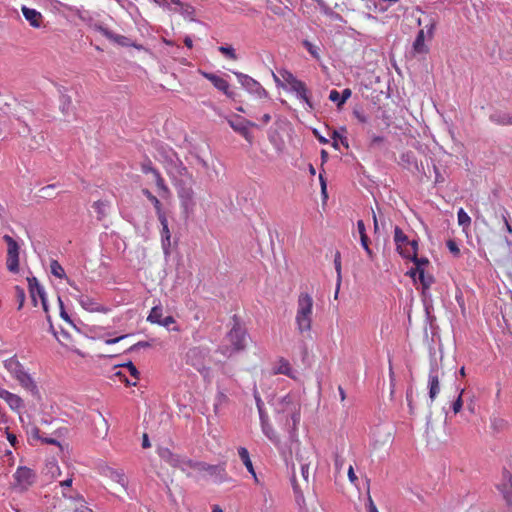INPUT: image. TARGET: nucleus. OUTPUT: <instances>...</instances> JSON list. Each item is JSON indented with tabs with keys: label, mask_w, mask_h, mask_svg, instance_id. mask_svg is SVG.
<instances>
[{
	"label": "nucleus",
	"mask_w": 512,
	"mask_h": 512,
	"mask_svg": "<svg viewBox=\"0 0 512 512\" xmlns=\"http://www.w3.org/2000/svg\"><path fill=\"white\" fill-rule=\"evenodd\" d=\"M439 367L436 361H432L430 364V370L428 375V389L429 398L431 403L435 400L440 392V381H439Z\"/></svg>",
	"instance_id": "15"
},
{
	"label": "nucleus",
	"mask_w": 512,
	"mask_h": 512,
	"mask_svg": "<svg viewBox=\"0 0 512 512\" xmlns=\"http://www.w3.org/2000/svg\"><path fill=\"white\" fill-rule=\"evenodd\" d=\"M6 403L9 405V407L12 410H16V411H18L24 407V403H23V400L21 399V397L16 394H13V393H11L9 395V397L6 400Z\"/></svg>",
	"instance_id": "36"
},
{
	"label": "nucleus",
	"mask_w": 512,
	"mask_h": 512,
	"mask_svg": "<svg viewBox=\"0 0 512 512\" xmlns=\"http://www.w3.org/2000/svg\"><path fill=\"white\" fill-rule=\"evenodd\" d=\"M112 479L118 482L122 487H126L128 481L124 473L113 471L111 474Z\"/></svg>",
	"instance_id": "57"
},
{
	"label": "nucleus",
	"mask_w": 512,
	"mask_h": 512,
	"mask_svg": "<svg viewBox=\"0 0 512 512\" xmlns=\"http://www.w3.org/2000/svg\"><path fill=\"white\" fill-rule=\"evenodd\" d=\"M290 90L296 93V96L300 100L304 101L310 109H314L310 99V91L303 81L299 80L296 84L290 87Z\"/></svg>",
	"instance_id": "22"
},
{
	"label": "nucleus",
	"mask_w": 512,
	"mask_h": 512,
	"mask_svg": "<svg viewBox=\"0 0 512 512\" xmlns=\"http://www.w3.org/2000/svg\"><path fill=\"white\" fill-rule=\"evenodd\" d=\"M489 119L497 125H512V116L501 110H495L490 114Z\"/></svg>",
	"instance_id": "26"
},
{
	"label": "nucleus",
	"mask_w": 512,
	"mask_h": 512,
	"mask_svg": "<svg viewBox=\"0 0 512 512\" xmlns=\"http://www.w3.org/2000/svg\"><path fill=\"white\" fill-rule=\"evenodd\" d=\"M22 13L25 19L29 22V24L34 28H40L43 16L36 9L28 8L26 6L22 7Z\"/></svg>",
	"instance_id": "23"
},
{
	"label": "nucleus",
	"mask_w": 512,
	"mask_h": 512,
	"mask_svg": "<svg viewBox=\"0 0 512 512\" xmlns=\"http://www.w3.org/2000/svg\"><path fill=\"white\" fill-rule=\"evenodd\" d=\"M3 240L7 244V258H6V266L8 271L11 273H18L19 272V250L20 246L9 235H4Z\"/></svg>",
	"instance_id": "10"
},
{
	"label": "nucleus",
	"mask_w": 512,
	"mask_h": 512,
	"mask_svg": "<svg viewBox=\"0 0 512 512\" xmlns=\"http://www.w3.org/2000/svg\"><path fill=\"white\" fill-rule=\"evenodd\" d=\"M238 455L247 468L248 472L253 475L255 481H258L248 450L245 447H239Z\"/></svg>",
	"instance_id": "29"
},
{
	"label": "nucleus",
	"mask_w": 512,
	"mask_h": 512,
	"mask_svg": "<svg viewBox=\"0 0 512 512\" xmlns=\"http://www.w3.org/2000/svg\"><path fill=\"white\" fill-rule=\"evenodd\" d=\"M233 327L231 330L227 333V340L230 342L231 347H225L222 350V353L227 356H231L235 352H239L241 350H244L246 344V331L244 328L241 327L238 317L236 315L233 316Z\"/></svg>",
	"instance_id": "5"
},
{
	"label": "nucleus",
	"mask_w": 512,
	"mask_h": 512,
	"mask_svg": "<svg viewBox=\"0 0 512 512\" xmlns=\"http://www.w3.org/2000/svg\"><path fill=\"white\" fill-rule=\"evenodd\" d=\"M16 297L19 301L18 309H21L25 301V291L20 286H15Z\"/></svg>",
	"instance_id": "63"
},
{
	"label": "nucleus",
	"mask_w": 512,
	"mask_h": 512,
	"mask_svg": "<svg viewBox=\"0 0 512 512\" xmlns=\"http://www.w3.org/2000/svg\"><path fill=\"white\" fill-rule=\"evenodd\" d=\"M190 183H192L190 181ZM177 194L180 200V206L182 208L185 217L193 212L196 202L194 200V191L191 184H187L183 179L179 180L177 184Z\"/></svg>",
	"instance_id": "7"
},
{
	"label": "nucleus",
	"mask_w": 512,
	"mask_h": 512,
	"mask_svg": "<svg viewBox=\"0 0 512 512\" xmlns=\"http://www.w3.org/2000/svg\"><path fill=\"white\" fill-rule=\"evenodd\" d=\"M51 273L57 278L65 277V271L57 260H52L50 263Z\"/></svg>",
	"instance_id": "46"
},
{
	"label": "nucleus",
	"mask_w": 512,
	"mask_h": 512,
	"mask_svg": "<svg viewBox=\"0 0 512 512\" xmlns=\"http://www.w3.org/2000/svg\"><path fill=\"white\" fill-rule=\"evenodd\" d=\"M74 289L78 292V294H72V296L79 302L81 307L86 311L101 313H107L109 311L107 307L98 303L94 298L82 294L77 287H74Z\"/></svg>",
	"instance_id": "14"
},
{
	"label": "nucleus",
	"mask_w": 512,
	"mask_h": 512,
	"mask_svg": "<svg viewBox=\"0 0 512 512\" xmlns=\"http://www.w3.org/2000/svg\"><path fill=\"white\" fill-rule=\"evenodd\" d=\"M261 428L264 433V435L274 444H278L280 442L278 435L274 431L273 427L269 423V419H266L264 421H260Z\"/></svg>",
	"instance_id": "30"
},
{
	"label": "nucleus",
	"mask_w": 512,
	"mask_h": 512,
	"mask_svg": "<svg viewBox=\"0 0 512 512\" xmlns=\"http://www.w3.org/2000/svg\"><path fill=\"white\" fill-rule=\"evenodd\" d=\"M233 73L237 77L239 83L247 92H249L250 94H254L259 98L269 97V93L257 80L242 72L235 71Z\"/></svg>",
	"instance_id": "9"
},
{
	"label": "nucleus",
	"mask_w": 512,
	"mask_h": 512,
	"mask_svg": "<svg viewBox=\"0 0 512 512\" xmlns=\"http://www.w3.org/2000/svg\"><path fill=\"white\" fill-rule=\"evenodd\" d=\"M291 485L296 496V499L298 500L299 498H303V493L299 483L297 482L295 474H293L291 477Z\"/></svg>",
	"instance_id": "56"
},
{
	"label": "nucleus",
	"mask_w": 512,
	"mask_h": 512,
	"mask_svg": "<svg viewBox=\"0 0 512 512\" xmlns=\"http://www.w3.org/2000/svg\"><path fill=\"white\" fill-rule=\"evenodd\" d=\"M141 170L144 174L152 173L154 177L160 173L148 157L141 163Z\"/></svg>",
	"instance_id": "44"
},
{
	"label": "nucleus",
	"mask_w": 512,
	"mask_h": 512,
	"mask_svg": "<svg viewBox=\"0 0 512 512\" xmlns=\"http://www.w3.org/2000/svg\"><path fill=\"white\" fill-rule=\"evenodd\" d=\"M227 402H228L227 395L224 392H222V391H218L217 395H216V398H215V404H214L215 412L218 413L219 406L224 404V403H227Z\"/></svg>",
	"instance_id": "52"
},
{
	"label": "nucleus",
	"mask_w": 512,
	"mask_h": 512,
	"mask_svg": "<svg viewBox=\"0 0 512 512\" xmlns=\"http://www.w3.org/2000/svg\"><path fill=\"white\" fill-rule=\"evenodd\" d=\"M5 368L17 379L20 385L31 392V394L40 399L38 387L32 377L24 370L23 365L16 359L11 357L4 362Z\"/></svg>",
	"instance_id": "3"
},
{
	"label": "nucleus",
	"mask_w": 512,
	"mask_h": 512,
	"mask_svg": "<svg viewBox=\"0 0 512 512\" xmlns=\"http://www.w3.org/2000/svg\"><path fill=\"white\" fill-rule=\"evenodd\" d=\"M426 34L429 39L433 38L434 30H435V22L431 21L428 25L425 27ZM413 51L415 54H427L429 52L428 46L425 44V30L420 29L416 35V38L413 42Z\"/></svg>",
	"instance_id": "11"
},
{
	"label": "nucleus",
	"mask_w": 512,
	"mask_h": 512,
	"mask_svg": "<svg viewBox=\"0 0 512 512\" xmlns=\"http://www.w3.org/2000/svg\"><path fill=\"white\" fill-rule=\"evenodd\" d=\"M118 366L127 368L132 377H134L135 379H139L140 372L138 371V369L136 368L132 361H127L126 363L119 364Z\"/></svg>",
	"instance_id": "50"
},
{
	"label": "nucleus",
	"mask_w": 512,
	"mask_h": 512,
	"mask_svg": "<svg viewBox=\"0 0 512 512\" xmlns=\"http://www.w3.org/2000/svg\"><path fill=\"white\" fill-rule=\"evenodd\" d=\"M418 280L421 284L422 288V296L426 297L427 291L431 287V285L435 282V278L431 274H426L425 270L418 272Z\"/></svg>",
	"instance_id": "28"
},
{
	"label": "nucleus",
	"mask_w": 512,
	"mask_h": 512,
	"mask_svg": "<svg viewBox=\"0 0 512 512\" xmlns=\"http://www.w3.org/2000/svg\"><path fill=\"white\" fill-rule=\"evenodd\" d=\"M159 456L162 460H164L166 463L173 467V465L176 464L178 461L179 454L173 453L168 448H162L159 450Z\"/></svg>",
	"instance_id": "32"
},
{
	"label": "nucleus",
	"mask_w": 512,
	"mask_h": 512,
	"mask_svg": "<svg viewBox=\"0 0 512 512\" xmlns=\"http://www.w3.org/2000/svg\"><path fill=\"white\" fill-rule=\"evenodd\" d=\"M275 374H283V375L291 377L292 369H291L290 363L287 360L281 358L279 360L278 366L275 370Z\"/></svg>",
	"instance_id": "38"
},
{
	"label": "nucleus",
	"mask_w": 512,
	"mask_h": 512,
	"mask_svg": "<svg viewBox=\"0 0 512 512\" xmlns=\"http://www.w3.org/2000/svg\"><path fill=\"white\" fill-rule=\"evenodd\" d=\"M352 91L349 88H345L341 93L333 89L329 93V100L336 103L337 108H341L346 101L351 97Z\"/></svg>",
	"instance_id": "25"
},
{
	"label": "nucleus",
	"mask_w": 512,
	"mask_h": 512,
	"mask_svg": "<svg viewBox=\"0 0 512 512\" xmlns=\"http://www.w3.org/2000/svg\"><path fill=\"white\" fill-rule=\"evenodd\" d=\"M142 193L153 204L157 215L164 213L162 210V204H161L160 200L155 195H153L149 189H147V188L142 189Z\"/></svg>",
	"instance_id": "34"
},
{
	"label": "nucleus",
	"mask_w": 512,
	"mask_h": 512,
	"mask_svg": "<svg viewBox=\"0 0 512 512\" xmlns=\"http://www.w3.org/2000/svg\"><path fill=\"white\" fill-rule=\"evenodd\" d=\"M302 45L305 47V49L310 53V55L314 59H316V60L320 59V54H319L320 48L318 46L314 45L312 42H310L308 40H304L302 42Z\"/></svg>",
	"instance_id": "45"
},
{
	"label": "nucleus",
	"mask_w": 512,
	"mask_h": 512,
	"mask_svg": "<svg viewBox=\"0 0 512 512\" xmlns=\"http://www.w3.org/2000/svg\"><path fill=\"white\" fill-rule=\"evenodd\" d=\"M446 246H447L448 250L450 251V253H451L454 257H460V249H459V246H458V244H457L453 239H449V240H447V242H446Z\"/></svg>",
	"instance_id": "54"
},
{
	"label": "nucleus",
	"mask_w": 512,
	"mask_h": 512,
	"mask_svg": "<svg viewBox=\"0 0 512 512\" xmlns=\"http://www.w3.org/2000/svg\"><path fill=\"white\" fill-rule=\"evenodd\" d=\"M66 89L62 88L60 92V110L64 115H69L73 111L72 100L69 95L65 93Z\"/></svg>",
	"instance_id": "27"
},
{
	"label": "nucleus",
	"mask_w": 512,
	"mask_h": 512,
	"mask_svg": "<svg viewBox=\"0 0 512 512\" xmlns=\"http://www.w3.org/2000/svg\"><path fill=\"white\" fill-rule=\"evenodd\" d=\"M56 187V184H50V185H47L45 187H42L39 192H40V196L42 198H51L53 197V194H52V191L55 189Z\"/></svg>",
	"instance_id": "59"
},
{
	"label": "nucleus",
	"mask_w": 512,
	"mask_h": 512,
	"mask_svg": "<svg viewBox=\"0 0 512 512\" xmlns=\"http://www.w3.org/2000/svg\"><path fill=\"white\" fill-rule=\"evenodd\" d=\"M463 393H464V389H461L459 396L452 403V410L455 414L459 413L463 407V399H462Z\"/></svg>",
	"instance_id": "58"
},
{
	"label": "nucleus",
	"mask_w": 512,
	"mask_h": 512,
	"mask_svg": "<svg viewBox=\"0 0 512 512\" xmlns=\"http://www.w3.org/2000/svg\"><path fill=\"white\" fill-rule=\"evenodd\" d=\"M458 224L465 230L471 224L470 216L465 212L463 208H460L457 212Z\"/></svg>",
	"instance_id": "43"
},
{
	"label": "nucleus",
	"mask_w": 512,
	"mask_h": 512,
	"mask_svg": "<svg viewBox=\"0 0 512 512\" xmlns=\"http://www.w3.org/2000/svg\"><path fill=\"white\" fill-rule=\"evenodd\" d=\"M353 116L360 122V123H367L368 118L365 115V113L362 110L354 109L353 110Z\"/></svg>",
	"instance_id": "64"
},
{
	"label": "nucleus",
	"mask_w": 512,
	"mask_h": 512,
	"mask_svg": "<svg viewBox=\"0 0 512 512\" xmlns=\"http://www.w3.org/2000/svg\"><path fill=\"white\" fill-rule=\"evenodd\" d=\"M28 281V287L29 292L32 298V301L34 302V305H37L36 296H38L41 299L43 308L47 310V300H46V293L44 288L40 285L36 277H29L27 278Z\"/></svg>",
	"instance_id": "17"
},
{
	"label": "nucleus",
	"mask_w": 512,
	"mask_h": 512,
	"mask_svg": "<svg viewBox=\"0 0 512 512\" xmlns=\"http://www.w3.org/2000/svg\"><path fill=\"white\" fill-rule=\"evenodd\" d=\"M494 260L497 263H503L512 259V243L504 237L499 243L494 244L491 250Z\"/></svg>",
	"instance_id": "12"
},
{
	"label": "nucleus",
	"mask_w": 512,
	"mask_h": 512,
	"mask_svg": "<svg viewBox=\"0 0 512 512\" xmlns=\"http://www.w3.org/2000/svg\"><path fill=\"white\" fill-rule=\"evenodd\" d=\"M393 238L396 245V251L402 256L403 251L408 247L410 239L399 226H395Z\"/></svg>",
	"instance_id": "24"
},
{
	"label": "nucleus",
	"mask_w": 512,
	"mask_h": 512,
	"mask_svg": "<svg viewBox=\"0 0 512 512\" xmlns=\"http://www.w3.org/2000/svg\"><path fill=\"white\" fill-rule=\"evenodd\" d=\"M13 478L15 480L14 488L19 492H25L35 483L36 473L31 468L19 466L16 469Z\"/></svg>",
	"instance_id": "8"
},
{
	"label": "nucleus",
	"mask_w": 512,
	"mask_h": 512,
	"mask_svg": "<svg viewBox=\"0 0 512 512\" xmlns=\"http://www.w3.org/2000/svg\"><path fill=\"white\" fill-rule=\"evenodd\" d=\"M230 127L241 136H243L248 142L252 141V134L249 131V127H257L256 123L247 120L239 115H235V120L228 119Z\"/></svg>",
	"instance_id": "13"
},
{
	"label": "nucleus",
	"mask_w": 512,
	"mask_h": 512,
	"mask_svg": "<svg viewBox=\"0 0 512 512\" xmlns=\"http://www.w3.org/2000/svg\"><path fill=\"white\" fill-rule=\"evenodd\" d=\"M284 81L291 86L296 84L299 79H297L290 71L288 70H282L279 72Z\"/></svg>",
	"instance_id": "49"
},
{
	"label": "nucleus",
	"mask_w": 512,
	"mask_h": 512,
	"mask_svg": "<svg viewBox=\"0 0 512 512\" xmlns=\"http://www.w3.org/2000/svg\"><path fill=\"white\" fill-rule=\"evenodd\" d=\"M154 180H155V184L157 186V188L165 193L169 192V189L167 187V185L165 184V181L164 179L162 178L161 174H157L155 177H154Z\"/></svg>",
	"instance_id": "61"
},
{
	"label": "nucleus",
	"mask_w": 512,
	"mask_h": 512,
	"mask_svg": "<svg viewBox=\"0 0 512 512\" xmlns=\"http://www.w3.org/2000/svg\"><path fill=\"white\" fill-rule=\"evenodd\" d=\"M360 242H361V246L363 247V249L365 250L368 258L370 260H373L374 257H375V253L373 252V250L370 248V239L368 237V235L366 236H361L360 237Z\"/></svg>",
	"instance_id": "47"
},
{
	"label": "nucleus",
	"mask_w": 512,
	"mask_h": 512,
	"mask_svg": "<svg viewBox=\"0 0 512 512\" xmlns=\"http://www.w3.org/2000/svg\"><path fill=\"white\" fill-rule=\"evenodd\" d=\"M175 323H176L175 318L172 315H168L162 319V321L160 322L159 325L166 327L167 329L172 330V331H179L178 326H174V327L170 328V325L175 324Z\"/></svg>",
	"instance_id": "51"
},
{
	"label": "nucleus",
	"mask_w": 512,
	"mask_h": 512,
	"mask_svg": "<svg viewBox=\"0 0 512 512\" xmlns=\"http://www.w3.org/2000/svg\"><path fill=\"white\" fill-rule=\"evenodd\" d=\"M163 318L164 317L162 306H154L151 309L150 314L147 317V320L151 323H156L159 325Z\"/></svg>",
	"instance_id": "35"
},
{
	"label": "nucleus",
	"mask_w": 512,
	"mask_h": 512,
	"mask_svg": "<svg viewBox=\"0 0 512 512\" xmlns=\"http://www.w3.org/2000/svg\"><path fill=\"white\" fill-rule=\"evenodd\" d=\"M158 217V220L162 226V230H161V242H162V248L164 250V253L165 254H168L169 253V249H170V230H169V227H168V220H167V217L165 215V213H162L160 215H157Z\"/></svg>",
	"instance_id": "20"
},
{
	"label": "nucleus",
	"mask_w": 512,
	"mask_h": 512,
	"mask_svg": "<svg viewBox=\"0 0 512 512\" xmlns=\"http://www.w3.org/2000/svg\"><path fill=\"white\" fill-rule=\"evenodd\" d=\"M218 51L230 60H238V55L236 54L235 49L231 45L220 46L218 47Z\"/></svg>",
	"instance_id": "42"
},
{
	"label": "nucleus",
	"mask_w": 512,
	"mask_h": 512,
	"mask_svg": "<svg viewBox=\"0 0 512 512\" xmlns=\"http://www.w3.org/2000/svg\"><path fill=\"white\" fill-rule=\"evenodd\" d=\"M206 473L212 477L216 483H223L228 480L225 463H219L216 465L210 464Z\"/></svg>",
	"instance_id": "21"
},
{
	"label": "nucleus",
	"mask_w": 512,
	"mask_h": 512,
	"mask_svg": "<svg viewBox=\"0 0 512 512\" xmlns=\"http://www.w3.org/2000/svg\"><path fill=\"white\" fill-rule=\"evenodd\" d=\"M210 464L203 461H194L190 463V468L198 472H206Z\"/></svg>",
	"instance_id": "55"
},
{
	"label": "nucleus",
	"mask_w": 512,
	"mask_h": 512,
	"mask_svg": "<svg viewBox=\"0 0 512 512\" xmlns=\"http://www.w3.org/2000/svg\"><path fill=\"white\" fill-rule=\"evenodd\" d=\"M399 165H401L404 169L411 171L412 173H421L423 169L422 164H418L417 158L412 151H407L401 154Z\"/></svg>",
	"instance_id": "18"
},
{
	"label": "nucleus",
	"mask_w": 512,
	"mask_h": 512,
	"mask_svg": "<svg viewBox=\"0 0 512 512\" xmlns=\"http://www.w3.org/2000/svg\"><path fill=\"white\" fill-rule=\"evenodd\" d=\"M108 203L107 201L98 200L93 203V208L95 209L97 213V219L102 220L106 216V209H107Z\"/></svg>",
	"instance_id": "41"
},
{
	"label": "nucleus",
	"mask_w": 512,
	"mask_h": 512,
	"mask_svg": "<svg viewBox=\"0 0 512 512\" xmlns=\"http://www.w3.org/2000/svg\"><path fill=\"white\" fill-rule=\"evenodd\" d=\"M190 463H193L192 459L179 455L178 461L176 464L173 465V467L181 469L183 472H186L187 468H190Z\"/></svg>",
	"instance_id": "48"
},
{
	"label": "nucleus",
	"mask_w": 512,
	"mask_h": 512,
	"mask_svg": "<svg viewBox=\"0 0 512 512\" xmlns=\"http://www.w3.org/2000/svg\"><path fill=\"white\" fill-rule=\"evenodd\" d=\"M92 28L101 33L104 37H106L107 39L121 45V46H125L127 45V38L123 35H118V34H115L113 31H111L109 28H107L106 26H104L103 24L101 23H95L93 24Z\"/></svg>",
	"instance_id": "19"
},
{
	"label": "nucleus",
	"mask_w": 512,
	"mask_h": 512,
	"mask_svg": "<svg viewBox=\"0 0 512 512\" xmlns=\"http://www.w3.org/2000/svg\"><path fill=\"white\" fill-rule=\"evenodd\" d=\"M164 164L167 172L173 177L187 178L193 182V176L183 164L177 153L172 149L163 152Z\"/></svg>",
	"instance_id": "6"
},
{
	"label": "nucleus",
	"mask_w": 512,
	"mask_h": 512,
	"mask_svg": "<svg viewBox=\"0 0 512 512\" xmlns=\"http://www.w3.org/2000/svg\"><path fill=\"white\" fill-rule=\"evenodd\" d=\"M255 400H256V406H257V409H258V412H259L260 421H264L266 419H269L267 413L264 410V403L261 400V398L259 396H255Z\"/></svg>",
	"instance_id": "53"
},
{
	"label": "nucleus",
	"mask_w": 512,
	"mask_h": 512,
	"mask_svg": "<svg viewBox=\"0 0 512 512\" xmlns=\"http://www.w3.org/2000/svg\"><path fill=\"white\" fill-rule=\"evenodd\" d=\"M334 266H335V270L337 272V288H336V292H335V297H337L338 291L340 288V284H341V278H342L341 277V254L339 251H336V253H335Z\"/></svg>",
	"instance_id": "40"
},
{
	"label": "nucleus",
	"mask_w": 512,
	"mask_h": 512,
	"mask_svg": "<svg viewBox=\"0 0 512 512\" xmlns=\"http://www.w3.org/2000/svg\"><path fill=\"white\" fill-rule=\"evenodd\" d=\"M210 359V349L205 346L191 347L185 356L186 364L196 369L204 378H207L210 374V367L208 366Z\"/></svg>",
	"instance_id": "2"
},
{
	"label": "nucleus",
	"mask_w": 512,
	"mask_h": 512,
	"mask_svg": "<svg viewBox=\"0 0 512 512\" xmlns=\"http://www.w3.org/2000/svg\"><path fill=\"white\" fill-rule=\"evenodd\" d=\"M313 299L308 293H301L298 297L296 323L300 333L309 332L312 323Z\"/></svg>",
	"instance_id": "4"
},
{
	"label": "nucleus",
	"mask_w": 512,
	"mask_h": 512,
	"mask_svg": "<svg viewBox=\"0 0 512 512\" xmlns=\"http://www.w3.org/2000/svg\"><path fill=\"white\" fill-rule=\"evenodd\" d=\"M275 412L279 422L284 424L287 432L293 436L300 421V406L290 394L280 398L275 404Z\"/></svg>",
	"instance_id": "1"
},
{
	"label": "nucleus",
	"mask_w": 512,
	"mask_h": 512,
	"mask_svg": "<svg viewBox=\"0 0 512 512\" xmlns=\"http://www.w3.org/2000/svg\"><path fill=\"white\" fill-rule=\"evenodd\" d=\"M418 249H419L418 240L417 239L410 240L407 249L404 250L402 253V258L406 259L411 256L417 255Z\"/></svg>",
	"instance_id": "39"
},
{
	"label": "nucleus",
	"mask_w": 512,
	"mask_h": 512,
	"mask_svg": "<svg viewBox=\"0 0 512 512\" xmlns=\"http://www.w3.org/2000/svg\"><path fill=\"white\" fill-rule=\"evenodd\" d=\"M200 74L205 79L209 80L217 90L223 92L228 98L233 100L235 99V93L230 90V85L227 80L211 72L200 71Z\"/></svg>",
	"instance_id": "16"
},
{
	"label": "nucleus",
	"mask_w": 512,
	"mask_h": 512,
	"mask_svg": "<svg viewBox=\"0 0 512 512\" xmlns=\"http://www.w3.org/2000/svg\"><path fill=\"white\" fill-rule=\"evenodd\" d=\"M407 259L411 260L414 263L415 270L418 271V272L424 271L425 267L430 264L428 258H426V257H420L419 258L418 254L414 255V256H411V257H409Z\"/></svg>",
	"instance_id": "37"
},
{
	"label": "nucleus",
	"mask_w": 512,
	"mask_h": 512,
	"mask_svg": "<svg viewBox=\"0 0 512 512\" xmlns=\"http://www.w3.org/2000/svg\"><path fill=\"white\" fill-rule=\"evenodd\" d=\"M150 346H151V344L147 341H139L136 344L129 347L125 352L126 353L135 352V351H138L140 348H148Z\"/></svg>",
	"instance_id": "62"
},
{
	"label": "nucleus",
	"mask_w": 512,
	"mask_h": 512,
	"mask_svg": "<svg viewBox=\"0 0 512 512\" xmlns=\"http://www.w3.org/2000/svg\"><path fill=\"white\" fill-rule=\"evenodd\" d=\"M172 4H175L177 7H179L178 11L187 18H190L191 20H194V14H195V8L187 3H183L180 0H171Z\"/></svg>",
	"instance_id": "31"
},
{
	"label": "nucleus",
	"mask_w": 512,
	"mask_h": 512,
	"mask_svg": "<svg viewBox=\"0 0 512 512\" xmlns=\"http://www.w3.org/2000/svg\"><path fill=\"white\" fill-rule=\"evenodd\" d=\"M507 506L512 507V483H502L498 486Z\"/></svg>",
	"instance_id": "33"
},
{
	"label": "nucleus",
	"mask_w": 512,
	"mask_h": 512,
	"mask_svg": "<svg viewBox=\"0 0 512 512\" xmlns=\"http://www.w3.org/2000/svg\"><path fill=\"white\" fill-rule=\"evenodd\" d=\"M507 425V422L502 418H494L491 422V426L495 431L503 430Z\"/></svg>",
	"instance_id": "60"
}]
</instances>
